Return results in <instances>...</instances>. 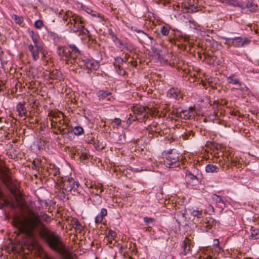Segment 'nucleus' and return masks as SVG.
I'll use <instances>...</instances> for the list:
<instances>
[{
	"instance_id": "obj_36",
	"label": "nucleus",
	"mask_w": 259,
	"mask_h": 259,
	"mask_svg": "<svg viewBox=\"0 0 259 259\" xmlns=\"http://www.w3.org/2000/svg\"><path fill=\"white\" fill-rule=\"evenodd\" d=\"M72 132L75 135L79 136L83 133L84 130L82 127L77 126L74 127Z\"/></svg>"
},
{
	"instance_id": "obj_13",
	"label": "nucleus",
	"mask_w": 259,
	"mask_h": 259,
	"mask_svg": "<svg viewBox=\"0 0 259 259\" xmlns=\"http://www.w3.org/2000/svg\"><path fill=\"white\" fill-rule=\"evenodd\" d=\"M126 64V61L120 57H116L114 58V66L116 72L121 76L126 74V71L124 69Z\"/></svg>"
},
{
	"instance_id": "obj_19",
	"label": "nucleus",
	"mask_w": 259,
	"mask_h": 259,
	"mask_svg": "<svg viewBox=\"0 0 259 259\" xmlns=\"http://www.w3.org/2000/svg\"><path fill=\"white\" fill-rule=\"evenodd\" d=\"M68 47L70 48V49L71 50V55L73 56V55H75V58H76V62L78 61V59L76 58L81 54V51L79 49L78 47H77L74 44H69L68 45Z\"/></svg>"
},
{
	"instance_id": "obj_57",
	"label": "nucleus",
	"mask_w": 259,
	"mask_h": 259,
	"mask_svg": "<svg viewBox=\"0 0 259 259\" xmlns=\"http://www.w3.org/2000/svg\"><path fill=\"white\" fill-rule=\"evenodd\" d=\"M214 245H215V246H216L219 247V240H218L215 239V240H214Z\"/></svg>"
},
{
	"instance_id": "obj_37",
	"label": "nucleus",
	"mask_w": 259,
	"mask_h": 259,
	"mask_svg": "<svg viewBox=\"0 0 259 259\" xmlns=\"http://www.w3.org/2000/svg\"><path fill=\"white\" fill-rule=\"evenodd\" d=\"M170 28L168 26H162L160 28V32L164 36H167L169 33Z\"/></svg>"
},
{
	"instance_id": "obj_35",
	"label": "nucleus",
	"mask_w": 259,
	"mask_h": 259,
	"mask_svg": "<svg viewBox=\"0 0 259 259\" xmlns=\"http://www.w3.org/2000/svg\"><path fill=\"white\" fill-rule=\"evenodd\" d=\"M194 136V133L191 131H189L186 133H185L183 135H182V138L183 140H188V139H191L192 137H193Z\"/></svg>"
},
{
	"instance_id": "obj_29",
	"label": "nucleus",
	"mask_w": 259,
	"mask_h": 259,
	"mask_svg": "<svg viewBox=\"0 0 259 259\" xmlns=\"http://www.w3.org/2000/svg\"><path fill=\"white\" fill-rule=\"evenodd\" d=\"M213 201L217 204H221V207L223 208L225 206L224 199L220 196L213 194L212 196Z\"/></svg>"
},
{
	"instance_id": "obj_54",
	"label": "nucleus",
	"mask_w": 259,
	"mask_h": 259,
	"mask_svg": "<svg viewBox=\"0 0 259 259\" xmlns=\"http://www.w3.org/2000/svg\"><path fill=\"white\" fill-rule=\"evenodd\" d=\"M208 220V223L209 224H212L214 222V219L211 218H209V219Z\"/></svg>"
},
{
	"instance_id": "obj_40",
	"label": "nucleus",
	"mask_w": 259,
	"mask_h": 259,
	"mask_svg": "<svg viewBox=\"0 0 259 259\" xmlns=\"http://www.w3.org/2000/svg\"><path fill=\"white\" fill-rule=\"evenodd\" d=\"M228 4L236 7H243V5L236 0H226Z\"/></svg>"
},
{
	"instance_id": "obj_18",
	"label": "nucleus",
	"mask_w": 259,
	"mask_h": 259,
	"mask_svg": "<svg viewBox=\"0 0 259 259\" xmlns=\"http://www.w3.org/2000/svg\"><path fill=\"white\" fill-rule=\"evenodd\" d=\"M97 96L100 100H110L111 93L108 91L100 90L97 93Z\"/></svg>"
},
{
	"instance_id": "obj_47",
	"label": "nucleus",
	"mask_w": 259,
	"mask_h": 259,
	"mask_svg": "<svg viewBox=\"0 0 259 259\" xmlns=\"http://www.w3.org/2000/svg\"><path fill=\"white\" fill-rule=\"evenodd\" d=\"M41 164V160L38 159H35L32 163V168L37 169Z\"/></svg>"
},
{
	"instance_id": "obj_62",
	"label": "nucleus",
	"mask_w": 259,
	"mask_h": 259,
	"mask_svg": "<svg viewBox=\"0 0 259 259\" xmlns=\"http://www.w3.org/2000/svg\"><path fill=\"white\" fill-rule=\"evenodd\" d=\"M137 32H138V33H143V34H144V35H146V36L147 35V34H146V33H144V31H142V30H138V31H137Z\"/></svg>"
},
{
	"instance_id": "obj_20",
	"label": "nucleus",
	"mask_w": 259,
	"mask_h": 259,
	"mask_svg": "<svg viewBox=\"0 0 259 259\" xmlns=\"http://www.w3.org/2000/svg\"><path fill=\"white\" fill-rule=\"evenodd\" d=\"M88 200H91L93 205L98 206L102 203V198L98 193L94 194L90 197Z\"/></svg>"
},
{
	"instance_id": "obj_17",
	"label": "nucleus",
	"mask_w": 259,
	"mask_h": 259,
	"mask_svg": "<svg viewBox=\"0 0 259 259\" xmlns=\"http://www.w3.org/2000/svg\"><path fill=\"white\" fill-rule=\"evenodd\" d=\"M194 107H190L188 110H182L180 116L185 119H190L195 115Z\"/></svg>"
},
{
	"instance_id": "obj_5",
	"label": "nucleus",
	"mask_w": 259,
	"mask_h": 259,
	"mask_svg": "<svg viewBox=\"0 0 259 259\" xmlns=\"http://www.w3.org/2000/svg\"><path fill=\"white\" fill-rule=\"evenodd\" d=\"M226 40L225 44L229 46H233L234 47L240 48L248 45L251 42V39L247 37H236L234 38L223 37Z\"/></svg>"
},
{
	"instance_id": "obj_3",
	"label": "nucleus",
	"mask_w": 259,
	"mask_h": 259,
	"mask_svg": "<svg viewBox=\"0 0 259 259\" xmlns=\"http://www.w3.org/2000/svg\"><path fill=\"white\" fill-rule=\"evenodd\" d=\"M164 161L165 165L169 168H174L180 165L181 159L180 154L175 150H171L165 154Z\"/></svg>"
},
{
	"instance_id": "obj_25",
	"label": "nucleus",
	"mask_w": 259,
	"mask_h": 259,
	"mask_svg": "<svg viewBox=\"0 0 259 259\" xmlns=\"http://www.w3.org/2000/svg\"><path fill=\"white\" fill-rule=\"evenodd\" d=\"M72 225L73 228L77 231L78 233H81L82 231L83 230V227L80 224L77 219L75 218L72 219Z\"/></svg>"
},
{
	"instance_id": "obj_2",
	"label": "nucleus",
	"mask_w": 259,
	"mask_h": 259,
	"mask_svg": "<svg viewBox=\"0 0 259 259\" xmlns=\"http://www.w3.org/2000/svg\"><path fill=\"white\" fill-rule=\"evenodd\" d=\"M59 16L66 23L67 31L70 33H78V35H88L89 31L84 27V21L80 16L70 11L64 12L61 10L59 13Z\"/></svg>"
},
{
	"instance_id": "obj_46",
	"label": "nucleus",
	"mask_w": 259,
	"mask_h": 259,
	"mask_svg": "<svg viewBox=\"0 0 259 259\" xmlns=\"http://www.w3.org/2000/svg\"><path fill=\"white\" fill-rule=\"evenodd\" d=\"M247 7L249 9V11L251 12H254L258 11V6L253 4H250Z\"/></svg>"
},
{
	"instance_id": "obj_4",
	"label": "nucleus",
	"mask_w": 259,
	"mask_h": 259,
	"mask_svg": "<svg viewBox=\"0 0 259 259\" xmlns=\"http://www.w3.org/2000/svg\"><path fill=\"white\" fill-rule=\"evenodd\" d=\"M3 181L11 193L14 196L16 199H17L18 196L20 195L18 191L19 185L17 181L6 175L4 177Z\"/></svg>"
},
{
	"instance_id": "obj_27",
	"label": "nucleus",
	"mask_w": 259,
	"mask_h": 259,
	"mask_svg": "<svg viewBox=\"0 0 259 259\" xmlns=\"http://www.w3.org/2000/svg\"><path fill=\"white\" fill-rule=\"evenodd\" d=\"M250 239H259V229L252 227L250 230V234L249 236Z\"/></svg>"
},
{
	"instance_id": "obj_58",
	"label": "nucleus",
	"mask_w": 259,
	"mask_h": 259,
	"mask_svg": "<svg viewBox=\"0 0 259 259\" xmlns=\"http://www.w3.org/2000/svg\"><path fill=\"white\" fill-rule=\"evenodd\" d=\"M183 40H184V41H185V42H187V41H188V37H187V36H185V37H183V38H182L181 42H182V41H183Z\"/></svg>"
},
{
	"instance_id": "obj_7",
	"label": "nucleus",
	"mask_w": 259,
	"mask_h": 259,
	"mask_svg": "<svg viewBox=\"0 0 259 259\" xmlns=\"http://www.w3.org/2000/svg\"><path fill=\"white\" fill-rule=\"evenodd\" d=\"M57 53L61 59L69 64L76 62V58L71 55V51L65 47L59 46L57 48Z\"/></svg>"
},
{
	"instance_id": "obj_53",
	"label": "nucleus",
	"mask_w": 259,
	"mask_h": 259,
	"mask_svg": "<svg viewBox=\"0 0 259 259\" xmlns=\"http://www.w3.org/2000/svg\"><path fill=\"white\" fill-rule=\"evenodd\" d=\"M42 217V219L44 220L48 221V220H51V218L46 214H44Z\"/></svg>"
},
{
	"instance_id": "obj_10",
	"label": "nucleus",
	"mask_w": 259,
	"mask_h": 259,
	"mask_svg": "<svg viewBox=\"0 0 259 259\" xmlns=\"http://www.w3.org/2000/svg\"><path fill=\"white\" fill-rule=\"evenodd\" d=\"M27 49L31 53L33 60L34 61L39 59V53L44 54V50L41 45L29 44L27 45Z\"/></svg>"
},
{
	"instance_id": "obj_61",
	"label": "nucleus",
	"mask_w": 259,
	"mask_h": 259,
	"mask_svg": "<svg viewBox=\"0 0 259 259\" xmlns=\"http://www.w3.org/2000/svg\"><path fill=\"white\" fill-rule=\"evenodd\" d=\"M212 259V257L210 256H207L206 257L204 258V257H200V259Z\"/></svg>"
},
{
	"instance_id": "obj_28",
	"label": "nucleus",
	"mask_w": 259,
	"mask_h": 259,
	"mask_svg": "<svg viewBox=\"0 0 259 259\" xmlns=\"http://www.w3.org/2000/svg\"><path fill=\"white\" fill-rule=\"evenodd\" d=\"M185 179L187 183L191 184L197 180V177L190 171H187L186 172Z\"/></svg>"
},
{
	"instance_id": "obj_64",
	"label": "nucleus",
	"mask_w": 259,
	"mask_h": 259,
	"mask_svg": "<svg viewBox=\"0 0 259 259\" xmlns=\"http://www.w3.org/2000/svg\"><path fill=\"white\" fill-rule=\"evenodd\" d=\"M66 259H78L77 257H69Z\"/></svg>"
},
{
	"instance_id": "obj_52",
	"label": "nucleus",
	"mask_w": 259,
	"mask_h": 259,
	"mask_svg": "<svg viewBox=\"0 0 259 259\" xmlns=\"http://www.w3.org/2000/svg\"><path fill=\"white\" fill-rule=\"evenodd\" d=\"M88 158V155L87 154H82L80 155V158L81 160H85Z\"/></svg>"
},
{
	"instance_id": "obj_15",
	"label": "nucleus",
	"mask_w": 259,
	"mask_h": 259,
	"mask_svg": "<svg viewBox=\"0 0 259 259\" xmlns=\"http://www.w3.org/2000/svg\"><path fill=\"white\" fill-rule=\"evenodd\" d=\"M186 210L184 207L176 208L175 218L177 221L179 223L185 222L186 220Z\"/></svg>"
},
{
	"instance_id": "obj_44",
	"label": "nucleus",
	"mask_w": 259,
	"mask_h": 259,
	"mask_svg": "<svg viewBox=\"0 0 259 259\" xmlns=\"http://www.w3.org/2000/svg\"><path fill=\"white\" fill-rule=\"evenodd\" d=\"M123 48L130 52L133 51L135 49L133 45L128 42H124Z\"/></svg>"
},
{
	"instance_id": "obj_59",
	"label": "nucleus",
	"mask_w": 259,
	"mask_h": 259,
	"mask_svg": "<svg viewBox=\"0 0 259 259\" xmlns=\"http://www.w3.org/2000/svg\"><path fill=\"white\" fill-rule=\"evenodd\" d=\"M63 117H62V119L59 118V119H58V120H57V122H59V123L60 124H63Z\"/></svg>"
},
{
	"instance_id": "obj_21",
	"label": "nucleus",
	"mask_w": 259,
	"mask_h": 259,
	"mask_svg": "<svg viewBox=\"0 0 259 259\" xmlns=\"http://www.w3.org/2000/svg\"><path fill=\"white\" fill-rule=\"evenodd\" d=\"M107 215V210L105 208H102L100 212L95 218V223L100 224L102 222L104 217Z\"/></svg>"
},
{
	"instance_id": "obj_49",
	"label": "nucleus",
	"mask_w": 259,
	"mask_h": 259,
	"mask_svg": "<svg viewBox=\"0 0 259 259\" xmlns=\"http://www.w3.org/2000/svg\"><path fill=\"white\" fill-rule=\"evenodd\" d=\"M44 24L41 20H38L35 22L34 26L36 28L40 29L42 27Z\"/></svg>"
},
{
	"instance_id": "obj_51",
	"label": "nucleus",
	"mask_w": 259,
	"mask_h": 259,
	"mask_svg": "<svg viewBox=\"0 0 259 259\" xmlns=\"http://www.w3.org/2000/svg\"><path fill=\"white\" fill-rule=\"evenodd\" d=\"M135 116V115H134L133 114V113H130V117H128V118L127 120V122L129 124H131L132 123V122L136 120V119H134Z\"/></svg>"
},
{
	"instance_id": "obj_24",
	"label": "nucleus",
	"mask_w": 259,
	"mask_h": 259,
	"mask_svg": "<svg viewBox=\"0 0 259 259\" xmlns=\"http://www.w3.org/2000/svg\"><path fill=\"white\" fill-rule=\"evenodd\" d=\"M16 109L19 113V115L21 117L26 115L27 110L24 104L19 103L17 105Z\"/></svg>"
},
{
	"instance_id": "obj_55",
	"label": "nucleus",
	"mask_w": 259,
	"mask_h": 259,
	"mask_svg": "<svg viewBox=\"0 0 259 259\" xmlns=\"http://www.w3.org/2000/svg\"><path fill=\"white\" fill-rule=\"evenodd\" d=\"M153 50H154V53L156 54V55L157 56H160V51H158L156 49H154Z\"/></svg>"
},
{
	"instance_id": "obj_60",
	"label": "nucleus",
	"mask_w": 259,
	"mask_h": 259,
	"mask_svg": "<svg viewBox=\"0 0 259 259\" xmlns=\"http://www.w3.org/2000/svg\"><path fill=\"white\" fill-rule=\"evenodd\" d=\"M120 138H123L124 139V140L122 142V143H123L124 142H125V134H123V135H121L120 136H119Z\"/></svg>"
},
{
	"instance_id": "obj_32",
	"label": "nucleus",
	"mask_w": 259,
	"mask_h": 259,
	"mask_svg": "<svg viewBox=\"0 0 259 259\" xmlns=\"http://www.w3.org/2000/svg\"><path fill=\"white\" fill-rule=\"evenodd\" d=\"M227 81L229 83L237 85L239 83V79L236 77L234 74H232L227 78Z\"/></svg>"
},
{
	"instance_id": "obj_6",
	"label": "nucleus",
	"mask_w": 259,
	"mask_h": 259,
	"mask_svg": "<svg viewBox=\"0 0 259 259\" xmlns=\"http://www.w3.org/2000/svg\"><path fill=\"white\" fill-rule=\"evenodd\" d=\"M61 187L66 192H71L72 191H76L78 193L80 192V184L72 178H68L63 181Z\"/></svg>"
},
{
	"instance_id": "obj_8",
	"label": "nucleus",
	"mask_w": 259,
	"mask_h": 259,
	"mask_svg": "<svg viewBox=\"0 0 259 259\" xmlns=\"http://www.w3.org/2000/svg\"><path fill=\"white\" fill-rule=\"evenodd\" d=\"M133 114L135 115L134 119H137L139 122L145 121L148 115L147 109L142 105H137L134 107Z\"/></svg>"
},
{
	"instance_id": "obj_26",
	"label": "nucleus",
	"mask_w": 259,
	"mask_h": 259,
	"mask_svg": "<svg viewBox=\"0 0 259 259\" xmlns=\"http://www.w3.org/2000/svg\"><path fill=\"white\" fill-rule=\"evenodd\" d=\"M219 170V167L216 165L208 164L205 166V171L208 173L218 172Z\"/></svg>"
},
{
	"instance_id": "obj_31",
	"label": "nucleus",
	"mask_w": 259,
	"mask_h": 259,
	"mask_svg": "<svg viewBox=\"0 0 259 259\" xmlns=\"http://www.w3.org/2000/svg\"><path fill=\"white\" fill-rule=\"evenodd\" d=\"M90 189H93L92 191H90V192L93 193V194L95 193H101L103 189L102 188L101 186H97V185H91V186L89 187Z\"/></svg>"
},
{
	"instance_id": "obj_30",
	"label": "nucleus",
	"mask_w": 259,
	"mask_h": 259,
	"mask_svg": "<svg viewBox=\"0 0 259 259\" xmlns=\"http://www.w3.org/2000/svg\"><path fill=\"white\" fill-rule=\"evenodd\" d=\"M61 115H62V117L64 118V115L61 112L51 111L49 112L48 114L49 117H52V119H55L56 121H57L59 118H61Z\"/></svg>"
},
{
	"instance_id": "obj_23",
	"label": "nucleus",
	"mask_w": 259,
	"mask_h": 259,
	"mask_svg": "<svg viewBox=\"0 0 259 259\" xmlns=\"http://www.w3.org/2000/svg\"><path fill=\"white\" fill-rule=\"evenodd\" d=\"M49 77L51 79L60 80L62 78V75L60 71L58 70H54L50 73Z\"/></svg>"
},
{
	"instance_id": "obj_11",
	"label": "nucleus",
	"mask_w": 259,
	"mask_h": 259,
	"mask_svg": "<svg viewBox=\"0 0 259 259\" xmlns=\"http://www.w3.org/2000/svg\"><path fill=\"white\" fill-rule=\"evenodd\" d=\"M237 161L233 160L229 152H225L222 158L219 160V163L221 166L228 169L231 166H236Z\"/></svg>"
},
{
	"instance_id": "obj_9",
	"label": "nucleus",
	"mask_w": 259,
	"mask_h": 259,
	"mask_svg": "<svg viewBox=\"0 0 259 259\" xmlns=\"http://www.w3.org/2000/svg\"><path fill=\"white\" fill-rule=\"evenodd\" d=\"M78 65L82 68H85L89 70H96L98 67L97 62L93 60H91L88 58H78V61L76 62Z\"/></svg>"
},
{
	"instance_id": "obj_1",
	"label": "nucleus",
	"mask_w": 259,
	"mask_h": 259,
	"mask_svg": "<svg viewBox=\"0 0 259 259\" xmlns=\"http://www.w3.org/2000/svg\"><path fill=\"white\" fill-rule=\"evenodd\" d=\"M14 225L21 232L31 239L34 238V231H38L40 237L46 241L49 246L59 253H67L65 246L59 235L50 231L41 222L40 216L32 210H29L26 216L14 221Z\"/></svg>"
},
{
	"instance_id": "obj_12",
	"label": "nucleus",
	"mask_w": 259,
	"mask_h": 259,
	"mask_svg": "<svg viewBox=\"0 0 259 259\" xmlns=\"http://www.w3.org/2000/svg\"><path fill=\"white\" fill-rule=\"evenodd\" d=\"M126 64V61L120 57H116L114 58V66L116 72L121 76L126 74V71L124 69Z\"/></svg>"
},
{
	"instance_id": "obj_22",
	"label": "nucleus",
	"mask_w": 259,
	"mask_h": 259,
	"mask_svg": "<svg viewBox=\"0 0 259 259\" xmlns=\"http://www.w3.org/2000/svg\"><path fill=\"white\" fill-rule=\"evenodd\" d=\"M47 170L49 175L53 176H57L60 173L59 168L54 164H50Z\"/></svg>"
},
{
	"instance_id": "obj_43",
	"label": "nucleus",
	"mask_w": 259,
	"mask_h": 259,
	"mask_svg": "<svg viewBox=\"0 0 259 259\" xmlns=\"http://www.w3.org/2000/svg\"><path fill=\"white\" fill-rule=\"evenodd\" d=\"M121 124V120L119 118H115L113 121L111 122V126L113 128H117Z\"/></svg>"
},
{
	"instance_id": "obj_14",
	"label": "nucleus",
	"mask_w": 259,
	"mask_h": 259,
	"mask_svg": "<svg viewBox=\"0 0 259 259\" xmlns=\"http://www.w3.org/2000/svg\"><path fill=\"white\" fill-rule=\"evenodd\" d=\"M194 246V243L190 239L186 237L183 241L180 253L183 255H186L188 253H190L191 248Z\"/></svg>"
},
{
	"instance_id": "obj_38",
	"label": "nucleus",
	"mask_w": 259,
	"mask_h": 259,
	"mask_svg": "<svg viewBox=\"0 0 259 259\" xmlns=\"http://www.w3.org/2000/svg\"><path fill=\"white\" fill-rule=\"evenodd\" d=\"M12 18L14 19L15 23L18 24H21L23 22V18L22 16L13 15H12Z\"/></svg>"
},
{
	"instance_id": "obj_41",
	"label": "nucleus",
	"mask_w": 259,
	"mask_h": 259,
	"mask_svg": "<svg viewBox=\"0 0 259 259\" xmlns=\"http://www.w3.org/2000/svg\"><path fill=\"white\" fill-rule=\"evenodd\" d=\"M87 12L91 14L94 17H97L99 18H100V20H103V16L100 13H97V12L94 11L92 10H89V11H87Z\"/></svg>"
},
{
	"instance_id": "obj_48",
	"label": "nucleus",
	"mask_w": 259,
	"mask_h": 259,
	"mask_svg": "<svg viewBox=\"0 0 259 259\" xmlns=\"http://www.w3.org/2000/svg\"><path fill=\"white\" fill-rule=\"evenodd\" d=\"M50 120L51 121V125L52 127L58 128L59 130L61 131L60 127L57 125V121L52 118H50Z\"/></svg>"
},
{
	"instance_id": "obj_42",
	"label": "nucleus",
	"mask_w": 259,
	"mask_h": 259,
	"mask_svg": "<svg viewBox=\"0 0 259 259\" xmlns=\"http://www.w3.org/2000/svg\"><path fill=\"white\" fill-rule=\"evenodd\" d=\"M191 214L197 218H201L202 216V210H193L191 212Z\"/></svg>"
},
{
	"instance_id": "obj_63",
	"label": "nucleus",
	"mask_w": 259,
	"mask_h": 259,
	"mask_svg": "<svg viewBox=\"0 0 259 259\" xmlns=\"http://www.w3.org/2000/svg\"><path fill=\"white\" fill-rule=\"evenodd\" d=\"M118 43H119V44L120 46H123H123H124V43H123L121 40H119L118 41Z\"/></svg>"
},
{
	"instance_id": "obj_33",
	"label": "nucleus",
	"mask_w": 259,
	"mask_h": 259,
	"mask_svg": "<svg viewBox=\"0 0 259 259\" xmlns=\"http://www.w3.org/2000/svg\"><path fill=\"white\" fill-rule=\"evenodd\" d=\"M116 237V233L115 231L113 230H109L108 233V235L106 236L107 238L109 243L112 244V240H114Z\"/></svg>"
},
{
	"instance_id": "obj_45",
	"label": "nucleus",
	"mask_w": 259,
	"mask_h": 259,
	"mask_svg": "<svg viewBox=\"0 0 259 259\" xmlns=\"http://www.w3.org/2000/svg\"><path fill=\"white\" fill-rule=\"evenodd\" d=\"M144 221L146 224V225H149L150 224H153L155 221V219L152 218L145 217L144 218Z\"/></svg>"
},
{
	"instance_id": "obj_56",
	"label": "nucleus",
	"mask_w": 259,
	"mask_h": 259,
	"mask_svg": "<svg viewBox=\"0 0 259 259\" xmlns=\"http://www.w3.org/2000/svg\"><path fill=\"white\" fill-rule=\"evenodd\" d=\"M95 138L94 137H92L91 138V140H90L89 143H92V144H95Z\"/></svg>"
},
{
	"instance_id": "obj_34",
	"label": "nucleus",
	"mask_w": 259,
	"mask_h": 259,
	"mask_svg": "<svg viewBox=\"0 0 259 259\" xmlns=\"http://www.w3.org/2000/svg\"><path fill=\"white\" fill-rule=\"evenodd\" d=\"M238 87L237 88H233L232 90L233 91H237V90H240L243 92H246L248 91V88L246 87V85L241 82H240L239 83L237 84Z\"/></svg>"
},
{
	"instance_id": "obj_39",
	"label": "nucleus",
	"mask_w": 259,
	"mask_h": 259,
	"mask_svg": "<svg viewBox=\"0 0 259 259\" xmlns=\"http://www.w3.org/2000/svg\"><path fill=\"white\" fill-rule=\"evenodd\" d=\"M31 37L33 41V45H41L38 41V36L33 32H31Z\"/></svg>"
},
{
	"instance_id": "obj_50",
	"label": "nucleus",
	"mask_w": 259,
	"mask_h": 259,
	"mask_svg": "<svg viewBox=\"0 0 259 259\" xmlns=\"http://www.w3.org/2000/svg\"><path fill=\"white\" fill-rule=\"evenodd\" d=\"M4 53L2 49L0 47V61L2 65L6 62V61L4 59Z\"/></svg>"
},
{
	"instance_id": "obj_16",
	"label": "nucleus",
	"mask_w": 259,
	"mask_h": 259,
	"mask_svg": "<svg viewBox=\"0 0 259 259\" xmlns=\"http://www.w3.org/2000/svg\"><path fill=\"white\" fill-rule=\"evenodd\" d=\"M167 95L169 98L176 100H179L182 98V94L178 88H171L168 90Z\"/></svg>"
}]
</instances>
